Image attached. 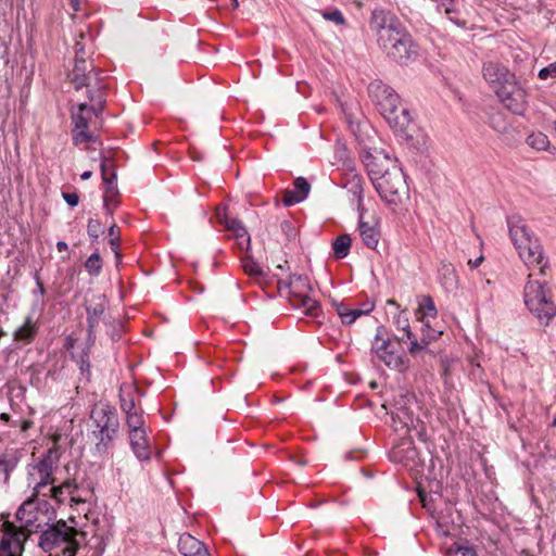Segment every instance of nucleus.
Returning a JSON list of instances; mask_svg holds the SVG:
<instances>
[{
	"label": "nucleus",
	"mask_w": 556,
	"mask_h": 556,
	"mask_svg": "<svg viewBox=\"0 0 556 556\" xmlns=\"http://www.w3.org/2000/svg\"><path fill=\"white\" fill-rule=\"evenodd\" d=\"M92 430L91 441L94 450L102 455L114 446V440L119 431V418L115 408L109 405L96 406L90 413Z\"/></svg>",
	"instance_id": "6"
},
{
	"label": "nucleus",
	"mask_w": 556,
	"mask_h": 556,
	"mask_svg": "<svg viewBox=\"0 0 556 556\" xmlns=\"http://www.w3.org/2000/svg\"><path fill=\"white\" fill-rule=\"evenodd\" d=\"M78 535H83L74 527H70L64 520H59L41 531L38 545L52 556L53 551H59L55 556H76L80 547Z\"/></svg>",
	"instance_id": "7"
},
{
	"label": "nucleus",
	"mask_w": 556,
	"mask_h": 556,
	"mask_svg": "<svg viewBox=\"0 0 556 556\" xmlns=\"http://www.w3.org/2000/svg\"><path fill=\"white\" fill-rule=\"evenodd\" d=\"M408 340L410 341L408 352L412 356H417L421 351H424L428 346L422 343V339L418 341L414 334L412 339Z\"/></svg>",
	"instance_id": "53"
},
{
	"label": "nucleus",
	"mask_w": 556,
	"mask_h": 556,
	"mask_svg": "<svg viewBox=\"0 0 556 556\" xmlns=\"http://www.w3.org/2000/svg\"><path fill=\"white\" fill-rule=\"evenodd\" d=\"M321 15L325 20L331 21V22L336 23L337 25L345 24V18L343 16V14L341 13V11L338 9H334L332 11H324Z\"/></svg>",
	"instance_id": "47"
},
{
	"label": "nucleus",
	"mask_w": 556,
	"mask_h": 556,
	"mask_svg": "<svg viewBox=\"0 0 556 556\" xmlns=\"http://www.w3.org/2000/svg\"><path fill=\"white\" fill-rule=\"evenodd\" d=\"M94 344H89L88 337L86 338L85 348L78 356H73L79 367L81 375L87 376V378L91 375V364H90V352Z\"/></svg>",
	"instance_id": "33"
},
{
	"label": "nucleus",
	"mask_w": 556,
	"mask_h": 556,
	"mask_svg": "<svg viewBox=\"0 0 556 556\" xmlns=\"http://www.w3.org/2000/svg\"><path fill=\"white\" fill-rule=\"evenodd\" d=\"M103 189V208L105 214L112 216L119 205V189L117 186V176H101Z\"/></svg>",
	"instance_id": "22"
},
{
	"label": "nucleus",
	"mask_w": 556,
	"mask_h": 556,
	"mask_svg": "<svg viewBox=\"0 0 556 556\" xmlns=\"http://www.w3.org/2000/svg\"><path fill=\"white\" fill-rule=\"evenodd\" d=\"M448 556H477L471 546L455 543L448 551Z\"/></svg>",
	"instance_id": "43"
},
{
	"label": "nucleus",
	"mask_w": 556,
	"mask_h": 556,
	"mask_svg": "<svg viewBox=\"0 0 556 556\" xmlns=\"http://www.w3.org/2000/svg\"><path fill=\"white\" fill-rule=\"evenodd\" d=\"M368 94L382 116L392 113L400 105L399 94L381 80H374L368 85Z\"/></svg>",
	"instance_id": "15"
},
{
	"label": "nucleus",
	"mask_w": 556,
	"mask_h": 556,
	"mask_svg": "<svg viewBox=\"0 0 556 556\" xmlns=\"http://www.w3.org/2000/svg\"><path fill=\"white\" fill-rule=\"evenodd\" d=\"M552 298V291L544 282L533 280L532 275H528V280L523 288V302L528 309L544 326H547L556 316V305Z\"/></svg>",
	"instance_id": "8"
},
{
	"label": "nucleus",
	"mask_w": 556,
	"mask_h": 556,
	"mask_svg": "<svg viewBox=\"0 0 556 556\" xmlns=\"http://www.w3.org/2000/svg\"><path fill=\"white\" fill-rule=\"evenodd\" d=\"M86 113L94 114L90 111V105L87 103L78 104L77 111L72 112V119L75 125L73 131V141L75 144L94 140L93 136L88 131L89 117Z\"/></svg>",
	"instance_id": "20"
},
{
	"label": "nucleus",
	"mask_w": 556,
	"mask_h": 556,
	"mask_svg": "<svg viewBox=\"0 0 556 556\" xmlns=\"http://www.w3.org/2000/svg\"><path fill=\"white\" fill-rule=\"evenodd\" d=\"M383 117L396 136L403 139L409 147L417 151H422L427 148L428 137L413 124L407 109L397 105V109L393 110L392 113L383 115Z\"/></svg>",
	"instance_id": "11"
},
{
	"label": "nucleus",
	"mask_w": 556,
	"mask_h": 556,
	"mask_svg": "<svg viewBox=\"0 0 556 556\" xmlns=\"http://www.w3.org/2000/svg\"><path fill=\"white\" fill-rule=\"evenodd\" d=\"M178 549L184 556H208L205 544L189 533L180 535Z\"/></svg>",
	"instance_id": "26"
},
{
	"label": "nucleus",
	"mask_w": 556,
	"mask_h": 556,
	"mask_svg": "<svg viewBox=\"0 0 556 556\" xmlns=\"http://www.w3.org/2000/svg\"><path fill=\"white\" fill-rule=\"evenodd\" d=\"M242 267L245 274L251 277H261L263 276V269L261 266L250 256H245L242 258Z\"/></svg>",
	"instance_id": "39"
},
{
	"label": "nucleus",
	"mask_w": 556,
	"mask_h": 556,
	"mask_svg": "<svg viewBox=\"0 0 556 556\" xmlns=\"http://www.w3.org/2000/svg\"><path fill=\"white\" fill-rule=\"evenodd\" d=\"M327 161L333 167V170L353 172L356 168L345 142L341 139L336 140L332 151L327 156Z\"/></svg>",
	"instance_id": "21"
},
{
	"label": "nucleus",
	"mask_w": 556,
	"mask_h": 556,
	"mask_svg": "<svg viewBox=\"0 0 556 556\" xmlns=\"http://www.w3.org/2000/svg\"><path fill=\"white\" fill-rule=\"evenodd\" d=\"M483 261V256H479L478 258L476 260H469L468 261V266L471 268V269H475L477 267L480 266V264L482 263Z\"/></svg>",
	"instance_id": "62"
},
{
	"label": "nucleus",
	"mask_w": 556,
	"mask_h": 556,
	"mask_svg": "<svg viewBox=\"0 0 556 556\" xmlns=\"http://www.w3.org/2000/svg\"><path fill=\"white\" fill-rule=\"evenodd\" d=\"M374 308V304H367L365 308H351L350 318L348 325L353 324L359 316L370 313Z\"/></svg>",
	"instance_id": "52"
},
{
	"label": "nucleus",
	"mask_w": 556,
	"mask_h": 556,
	"mask_svg": "<svg viewBox=\"0 0 556 556\" xmlns=\"http://www.w3.org/2000/svg\"><path fill=\"white\" fill-rule=\"evenodd\" d=\"M85 268L91 276H99L102 271V258L98 251L92 253L85 262Z\"/></svg>",
	"instance_id": "36"
},
{
	"label": "nucleus",
	"mask_w": 556,
	"mask_h": 556,
	"mask_svg": "<svg viewBox=\"0 0 556 556\" xmlns=\"http://www.w3.org/2000/svg\"><path fill=\"white\" fill-rule=\"evenodd\" d=\"M38 324L31 316H27L24 324L13 332V339L17 342L28 344L33 342L38 333Z\"/></svg>",
	"instance_id": "28"
},
{
	"label": "nucleus",
	"mask_w": 556,
	"mask_h": 556,
	"mask_svg": "<svg viewBox=\"0 0 556 556\" xmlns=\"http://www.w3.org/2000/svg\"><path fill=\"white\" fill-rule=\"evenodd\" d=\"M311 191V184L303 177L298 176L292 188H287L282 192L281 201L285 206H292L304 201Z\"/></svg>",
	"instance_id": "23"
},
{
	"label": "nucleus",
	"mask_w": 556,
	"mask_h": 556,
	"mask_svg": "<svg viewBox=\"0 0 556 556\" xmlns=\"http://www.w3.org/2000/svg\"><path fill=\"white\" fill-rule=\"evenodd\" d=\"M35 280H36V287H37L35 294H39L40 296H43L46 293V289H45L42 281L40 280L38 273H36V275H35Z\"/></svg>",
	"instance_id": "60"
},
{
	"label": "nucleus",
	"mask_w": 556,
	"mask_h": 556,
	"mask_svg": "<svg viewBox=\"0 0 556 556\" xmlns=\"http://www.w3.org/2000/svg\"><path fill=\"white\" fill-rule=\"evenodd\" d=\"M527 142L530 147L536 150H545L549 146L548 138L543 132L531 134L528 136Z\"/></svg>",
	"instance_id": "38"
},
{
	"label": "nucleus",
	"mask_w": 556,
	"mask_h": 556,
	"mask_svg": "<svg viewBox=\"0 0 556 556\" xmlns=\"http://www.w3.org/2000/svg\"><path fill=\"white\" fill-rule=\"evenodd\" d=\"M509 238L528 268L539 267L540 274L545 275L547 260L539 239L532 233L519 216L507 218Z\"/></svg>",
	"instance_id": "5"
},
{
	"label": "nucleus",
	"mask_w": 556,
	"mask_h": 556,
	"mask_svg": "<svg viewBox=\"0 0 556 556\" xmlns=\"http://www.w3.org/2000/svg\"><path fill=\"white\" fill-rule=\"evenodd\" d=\"M299 285L306 287L304 279L301 276H295L290 282L291 294H293V304L298 307H302L304 313L308 316L315 317L318 315L319 305L316 300L312 299L307 294H296L294 288Z\"/></svg>",
	"instance_id": "24"
},
{
	"label": "nucleus",
	"mask_w": 556,
	"mask_h": 556,
	"mask_svg": "<svg viewBox=\"0 0 556 556\" xmlns=\"http://www.w3.org/2000/svg\"><path fill=\"white\" fill-rule=\"evenodd\" d=\"M119 401H121V408L125 413V415L138 412L136 409V404H135V401L132 397L126 396L125 394L122 393L119 395Z\"/></svg>",
	"instance_id": "48"
},
{
	"label": "nucleus",
	"mask_w": 556,
	"mask_h": 556,
	"mask_svg": "<svg viewBox=\"0 0 556 556\" xmlns=\"http://www.w3.org/2000/svg\"><path fill=\"white\" fill-rule=\"evenodd\" d=\"M14 466H15L14 463L3 459V458H0V467H2V469H3L5 481L9 480L10 475H11L12 470L14 469Z\"/></svg>",
	"instance_id": "56"
},
{
	"label": "nucleus",
	"mask_w": 556,
	"mask_h": 556,
	"mask_svg": "<svg viewBox=\"0 0 556 556\" xmlns=\"http://www.w3.org/2000/svg\"><path fill=\"white\" fill-rule=\"evenodd\" d=\"M129 444L132 453L140 462H148L151 458L150 443L146 430L129 432Z\"/></svg>",
	"instance_id": "25"
},
{
	"label": "nucleus",
	"mask_w": 556,
	"mask_h": 556,
	"mask_svg": "<svg viewBox=\"0 0 556 556\" xmlns=\"http://www.w3.org/2000/svg\"><path fill=\"white\" fill-rule=\"evenodd\" d=\"M11 425L13 427H20L22 432H26L34 426V421L30 419H27V420H23L21 424L18 421H13Z\"/></svg>",
	"instance_id": "59"
},
{
	"label": "nucleus",
	"mask_w": 556,
	"mask_h": 556,
	"mask_svg": "<svg viewBox=\"0 0 556 556\" xmlns=\"http://www.w3.org/2000/svg\"><path fill=\"white\" fill-rule=\"evenodd\" d=\"M369 26L377 37L378 46L395 62L406 64L417 55L418 49L412 35L390 11L374 10Z\"/></svg>",
	"instance_id": "3"
},
{
	"label": "nucleus",
	"mask_w": 556,
	"mask_h": 556,
	"mask_svg": "<svg viewBox=\"0 0 556 556\" xmlns=\"http://www.w3.org/2000/svg\"><path fill=\"white\" fill-rule=\"evenodd\" d=\"M539 77L542 80L556 77V62L548 64L539 72Z\"/></svg>",
	"instance_id": "54"
},
{
	"label": "nucleus",
	"mask_w": 556,
	"mask_h": 556,
	"mask_svg": "<svg viewBox=\"0 0 556 556\" xmlns=\"http://www.w3.org/2000/svg\"><path fill=\"white\" fill-rule=\"evenodd\" d=\"M250 236H245L244 233L241 236V238L236 239L238 248L242 251H248L250 249Z\"/></svg>",
	"instance_id": "58"
},
{
	"label": "nucleus",
	"mask_w": 556,
	"mask_h": 556,
	"mask_svg": "<svg viewBox=\"0 0 556 556\" xmlns=\"http://www.w3.org/2000/svg\"><path fill=\"white\" fill-rule=\"evenodd\" d=\"M437 10L439 12H443L451 22H453L458 27L465 28L466 21L458 20L454 14L456 13V7L454 0H439L437 4Z\"/></svg>",
	"instance_id": "34"
},
{
	"label": "nucleus",
	"mask_w": 556,
	"mask_h": 556,
	"mask_svg": "<svg viewBox=\"0 0 556 556\" xmlns=\"http://www.w3.org/2000/svg\"><path fill=\"white\" fill-rule=\"evenodd\" d=\"M419 311L424 316L434 317L437 316V307L433 299L430 295H422L419 302Z\"/></svg>",
	"instance_id": "40"
},
{
	"label": "nucleus",
	"mask_w": 556,
	"mask_h": 556,
	"mask_svg": "<svg viewBox=\"0 0 556 556\" xmlns=\"http://www.w3.org/2000/svg\"><path fill=\"white\" fill-rule=\"evenodd\" d=\"M397 417L404 424L405 427H415L420 420L418 418H414L413 413L405 406L399 408Z\"/></svg>",
	"instance_id": "42"
},
{
	"label": "nucleus",
	"mask_w": 556,
	"mask_h": 556,
	"mask_svg": "<svg viewBox=\"0 0 556 556\" xmlns=\"http://www.w3.org/2000/svg\"><path fill=\"white\" fill-rule=\"evenodd\" d=\"M80 52H84L83 49L76 52L75 65L70 74V79L74 86L78 84L86 75H88V72L91 68H96L92 64L87 63V61L80 56Z\"/></svg>",
	"instance_id": "30"
},
{
	"label": "nucleus",
	"mask_w": 556,
	"mask_h": 556,
	"mask_svg": "<svg viewBox=\"0 0 556 556\" xmlns=\"http://www.w3.org/2000/svg\"><path fill=\"white\" fill-rule=\"evenodd\" d=\"M441 334H442V331H437L434 329H431L427 332V334H424L422 343L425 345H429L431 341L437 340Z\"/></svg>",
	"instance_id": "57"
},
{
	"label": "nucleus",
	"mask_w": 556,
	"mask_h": 556,
	"mask_svg": "<svg viewBox=\"0 0 556 556\" xmlns=\"http://www.w3.org/2000/svg\"><path fill=\"white\" fill-rule=\"evenodd\" d=\"M73 488H74V483L71 480H66L58 486H55V485L51 486L49 489L48 496L54 498L58 503H63L64 498H61L60 495H58V492L65 491L66 493L71 494Z\"/></svg>",
	"instance_id": "41"
},
{
	"label": "nucleus",
	"mask_w": 556,
	"mask_h": 556,
	"mask_svg": "<svg viewBox=\"0 0 556 556\" xmlns=\"http://www.w3.org/2000/svg\"><path fill=\"white\" fill-rule=\"evenodd\" d=\"M108 233L110 236V240H109L110 248L114 252L116 261L119 262L121 257H122L119 250H118L119 243H121L119 228L115 224H112L109 227Z\"/></svg>",
	"instance_id": "35"
},
{
	"label": "nucleus",
	"mask_w": 556,
	"mask_h": 556,
	"mask_svg": "<svg viewBox=\"0 0 556 556\" xmlns=\"http://www.w3.org/2000/svg\"><path fill=\"white\" fill-rule=\"evenodd\" d=\"M87 233L91 239H98L103 233V228L99 219L90 218L87 225Z\"/></svg>",
	"instance_id": "46"
},
{
	"label": "nucleus",
	"mask_w": 556,
	"mask_h": 556,
	"mask_svg": "<svg viewBox=\"0 0 556 556\" xmlns=\"http://www.w3.org/2000/svg\"><path fill=\"white\" fill-rule=\"evenodd\" d=\"M359 235L364 244L375 250L379 243L380 231L375 225H370L368 222L363 220V217L359 218Z\"/></svg>",
	"instance_id": "29"
},
{
	"label": "nucleus",
	"mask_w": 556,
	"mask_h": 556,
	"mask_svg": "<svg viewBox=\"0 0 556 556\" xmlns=\"http://www.w3.org/2000/svg\"><path fill=\"white\" fill-rule=\"evenodd\" d=\"M441 285L447 291H452L457 286V276L454 266L451 263H441L439 268Z\"/></svg>",
	"instance_id": "31"
},
{
	"label": "nucleus",
	"mask_w": 556,
	"mask_h": 556,
	"mask_svg": "<svg viewBox=\"0 0 556 556\" xmlns=\"http://www.w3.org/2000/svg\"><path fill=\"white\" fill-rule=\"evenodd\" d=\"M228 206L224 203L218 204L215 208V216L217 222L224 225L225 229L227 228V223L231 222L232 218L227 215Z\"/></svg>",
	"instance_id": "49"
},
{
	"label": "nucleus",
	"mask_w": 556,
	"mask_h": 556,
	"mask_svg": "<svg viewBox=\"0 0 556 556\" xmlns=\"http://www.w3.org/2000/svg\"><path fill=\"white\" fill-rule=\"evenodd\" d=\"M337 314L340 316L343 324L348 325V319L350 318L351 307H349L345 303L333 302Z\"/></svg>",
	"instance_id": "51"
},
{
	"label": "nucleus",
	"mask_w": 556,
	"mask_h": 556,
	"mask_svg": "<svg viewBox=\"0 0 556 556\" xmlns=\"http://www.w3.org/2000/svg\"><path fill=\"white\" fill-rule=\"evenodd\" d=\"M83 87H86L88 99L91 102L90 111L98 117L105 105L106 84L104 81L103 72L101 70L91 68L88 75L75 85L77 90Z\"/></svg>",
	"instance_id": "14"
},
{
	"label": "nucleus",
	"mask_w": 556,
	"mask_h": 556,
	"mask_svg": "<svg viewBox=\"0 0 556 556\" xmlns=\"http://www.w3.org/2000/svg\"><path fill=\"white\" fill-rule=\"evenodd\" d=\"M62 198L71 207H75L79 203V197L76 192H63Z\"/></svg>",
	"instance_id": "55"
},
{
	"label": "nucleus",
	"mask_w": 556,
	"mask_h": 556,
	"mask_svg": "<svg viewBox=\"0 0 556 556\" xmlns=\"http://www.w3.org/2000/svg\"><path fill=\"white\" fill-rule=\"evenodd\" d=\"M226 230L230 231L235 239L241 238L243 233L245 236H250L245 227L239 219H231V222H228Z\"/></svg>",
	"instance_id": "44"
},
{
	"label": "nucleus",
	"mask_w": 556,
	"mask_h": 556,
	"mask_svg": "<svg viewBox=\"0 0 556 556\" xmlns=\"http://www.w3.org/2000/svg\"><path fill=\"white\" fill-rule=\"evenodd\" d=\"M190 156L194 161H202L204 159V154L200 153L194 147L190 151Z\"/></svg>",
	"instance_id": "61"
},
{
	"label": "nucleus",
	"mask_w": 556,
	"mask_h": 556,
	"mask_svg": "<svg viewBox=\"0 0 556 556\" xmlns=\"http://www.w3.org/2000/svg\"><path fill=\"white\" fill-rule=\"evenodd\" d=\"M369 26L377 37L378 46L395 62L406 64L417 55L418 49L412 35L390 11L374 10Z\"/></svg>",
	"instance_id": "2"
},
{
	"label": "nucleus",
	"mask_w": 556,
	"mask_h": 556,
	"mask_svg": "<svg viewBox=\"0 0 556 556\" xmlns=\"http://www.w3.org/2000/svg\"><path fill=\"white\" fill-rule=\"evenodd\" d=\"M390 458L394 463L407 466L409 463H414L417 458V450L413 446L412 442H402L392 448L390 452Z\"/></svg>",
	"instance_id": "27"
},
{
	"label": "nucleus",
	"mask_w": 556,
	"mask_h": 556,
	"mask_svg": "<svg viewBox=\"0 0 556 556\" xmlns=\"http://www.w3.org/2000/svg\"><path fill=\"white\" fill-rule=\"evenodd\" d=\"M100 169L101 174H116V163L111 153L101 159Z\"/></svg>",
	"instance_id": "45"
},
{
	"label": "nucleus",
	"mask_w": 556,
	"mask_h": 556,
	"mask_svg": "<svg viewBox=\"0 0 556 556\" xmlns=\"http://www.w3.org/2000/svg\"><path fill=\"white\" fill-rule=\"evenodd\" d=\"M483 77L497 93L502 87L516 80L515 74L497 62H488L483 65Z\"/></svg>",
	"instance_id": "19"
},
{
	"label": "nucleus",
	"mask_w": 556,
	"mask_h": 556,
	"mask_svg": "<svg viewBox=\"0 0 556 556\" xmlns=\"http://www.w3.org/2000/svg\"><path fill=\"white\" fill-rule=\"evenodd\" d=\"M372 186L388 204L397 205L408 195L406 176H368Z\"/></svg>",
	"instance_id": "13"
},
{
	"label": "nucleus",
	"mask_w": 556,
	"mask_h": 556,
	"mask_svg": "<svg viewBox=\"0 0 556 556\" xmlns=\"http://www.w3.org/2000/svg\"><path fill=\"white\" fill-rule=\"evenodd\" d=\"M403 340L404 338L390 339L387 336V330L383 327H378L372 341L371 352L377 359L384 363L389 368L402 371L406 368L403 354L399 349L400 341Z\"/></svg>",
	"instance_id": "12"
},
{
	"label": "nucleus",
	"mask_w": 556,
	"mask_h": 556,
	"mask_svg": "<svg viewBox=\"0 0 556 556\" xmlns=\"http://www.w3.org/2000/svg\"><path fill=\"white\" fill-rule=\"evenodd\" d=\"M87 312V337L89 344L96 342V329L99 326L100 320L105 318V311L108 307L106 296L103 294L94 295L92 299L87 300L86 304Z\"/></svg>",
	"instance_id": "17"
},
{
	"label": "nucleus",
	"mask_w": 556,
	"mask_h": 556,
	"mask_svg": "<svg viewBox=\"0 0 556 556\" xmlns=\"http://www.w3.org/2000/svg\"><path fill=\"white\" fill-rule=\"evenodd\" d=\"M351 244L352 238L350 235L343 233L338 236L332 242L334 257L338 260L346 257L350 253Z\"/></svg>",
	"instance_id": "32"
},
{
	"label": "nucleus",
	"mask_w": 556,
	"mask_h": 556,
	"mask_svg": "<svg viewBox=\"0 0 556 556\" xmlns=\"http://www.w3.org/2000/svg\"><path fill=\"white\" fill-rule=\"evenodd\" d=\"M496 96L514 114H522L527 108L526 90L516 80L502 87Z\"/></svg>",
	"instance_id": "18"
},
{
	"label": "nucleus",
	"mask_w": 556,
	"mask_h": 556,
	"mask_svg": "<svg viewBox=\"0 0 556 556\" xmlns=\"http://www.w3.org/2000/svg\"><path fill=\"white\" fill-rule=\"evenodd\" d=\"M56 249L59 252H63V251H67L68 250V245L65 241H58L56 242Z\"/></svg>",
	"instance_id": "64"
},
{
	"label": "nucleus",
	"mask_w": 556,
	"mask_h": 556,
	"mask_svg": "<svg viewBox=\"0 0 556 556\" xmlns=\"http://www.w3.org/2000/svg\"><path fill=\"white\" fill-rule=\"evenodd\" d=\"M394 323L397 326V328H401L402 330H404L405 333L402 338L406 337L407 339H412L413 332L409 329L408 318L405 314H400L395 318Z\"/></svg>",
	"instance_id": "50"
},
{
	"label": "nucleus",
	"mask_w": 556,
	"mask_h": 556,
	"mask_svg": "<svg viewBox=\"0 0 556 556\" xmlns=\"http://www.w3.org/2000/svg\"><path fill=\"white\" fill-rule=\"evenodd\" d=\"M3 528L0 556H21L24 549V542L27 540L26 531L9 522H5Z\"/></svg>",
	"instance_id": "16"
},
{
	"label": "nucleus",
	"mask_w": 556,
	"mask_h": 556,
	"mask_svg": "<svg viewBox=\"0 0 556 556\" xmlns=\"http://www.w3.org/2000/svg\"><path fill=\"white\" fill-rule=\"evenodd\" d=\"M74 343H75V340H74L71 336H68V337H66V339H65L64 348H65L66 350H71V349H73V348H74Z\"/></svg>",
	"instance_id": "63"
},
{
	"label": "nucleus",
	"mask_w": 556,
	"mask_h": 556,
	"mask_svg": "<svg viewBox=\"0 0 556 556\" xmlns=\"http://www.w3.org/2000/svg\"><path fill=\"white\" fill-rule=\"evenodd\" d=\"M369 26L377 37L378 46L395 62L406 64L417 55L418 49L412 35L390 11L374 10Z\"/></svg>",
	"instance_id": "1"
},
{
	"label": "nucleus",
	"mask_w": 556,
	"mask_h": 556,
	"mask_svg": "<svg viewBox=\"0 0 556 556\" xmlns=\"http://www.w3.org/2000/svg\"><path fill=\"white\" fill-rule=\"evenodd\" d=\"M126 425L128 427V433L146 430L142 414L139 412L126 415Z\"/></svg>",
	"instance_id": "37"
},
{
	"label": "nucleus",
	"mask_w": 556,
	"mask_h": 556,
	"mask_svg": "<svg viewBox=\"0 0 556 556\" xmlns=\"http://www.w3.org/2000/svg\"><path fill=\"white\" fill-rule=\"evenodd\" d=\"M359 142V155L367 174H390L402 172L399 161L390 152L376 146L375 139L365 141L357 136Z\"/></svg>",
	"instance_id": "10"
},
{
	"label": "nucleus",
	"mask_w": 556,
	"mask_h": 556,
	"mask_svg": "<svg viewBox=\"0 0 556 556\" xmlns=\"http://www.w3.org/2000/svg\"><path fill=\"white\" fill-rule=\"evenodd\" d=\"M369 26L377 37L378 46L395 62L406 64L417 55L418 49L412 35L390 11L374 10Z\"/></svg>",
	"instance_id": "4"
},
{
	"label": "nucleus",
	"mask_w": 556,
	"mask_h": 556,
	"mask_svg": "<svg viewBox=\"0 0 556 556\" xmlns=\"http://www.w3.org/2000/svg\"><path fill=\"white\" fill-rule=\"evenodd\" d=\"M54 468V457L53 451L49 450L43 457L34 466V469L37 471L39 476V481L34 485V492L31 497L26 500L21 507L16 511V517L20 520H24L26 525H31L37 520V517L34 514L33 509L35 508L36 498L38 495L42 494L43 496H48V493H42V490L47 488L49 484L54 483L53 475Z\"/></svg>",
	"instance_id": "9"
}]
</instances>
